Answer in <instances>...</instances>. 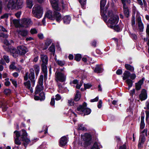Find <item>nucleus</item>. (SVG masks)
Wrapping results in <instances>:
<instances>
[{
    "label": "nucleus",
    "instance_id": "obj_1",
    "mask_svg": "<svg viewBox=\"0 0 149 149\" xmlns=\"http://www.w3.org/2000/svg\"><path fill=\"white\" fill-rule=\"evenodd\" d=\"M101 16L103 20L110 28H113L118 22V16L114 15L111 10L104 11L103 12L101 11Z\"/></svg>",
    "mask_w": 149,
    "mask_h": 149
},
{
    "label": "nucleus",
    "instance_id": "obj_2",
    "mask_svg": "<svg viewBox=\"0 0 149 149\" xmlns=\"http://www.w3.org/2000/svg\"><path fill=\"white\" fill-rule=\"evenodd\" d=\"M15 143L16 144L19 145L21 144V141L24 142V143L25 146L30 144V145L33 143V140L30 141L29 139L27 138V134L25 130H22L21 131L19 132L15 131L14 132Z\"/></svg>",
    "mask_w": 149,
    "mask_h": 149
},
{
    "label": "nucleus",
    "instance_id": "obj_3",
    "mask_svg": "<svg viewBox=\"0 0 149 149\" xmlns=\"http://www.w3.org/2000/svg\"><path fill=\"white\" fill-rule=\"evenodd\" d=\"M7 2L8 3L6 10L7 8L12 10L16 9H19L22 8L24 6L23 0H3L4 3Z\"/></svg>",
    "mask_w": 149,
    "mask_h": 149
},
{
    "label": "nucleus",
    "instance_id": "obj_4",
    "mask_svg": "<svg viewBox=\"0 0 149 149\" xmlns=\"http://www.w3.org/2000/svg\"><path fill=\"white\" fill-rule=\"evenodd\" d=\"M145 124L144 122L141 121L140 127V136L139 137V143L138 145L139 148L141 146L142 144H143L145 140V136L147 135V129L144 128Z\"/></svg>",
    "mask_w": 149,
    "mask_h": 149
},
{
    "label": "nucleus",
    "instance_id": "obj_5",
    "mask_svg": "<svg viewBox=\"0 0 149 149\" xmlns=\"http://www.w3.org/2000/svg\"><path fill=\"white\" fill-rule=\"evenodd\" d=\"M43 76L42 75L40 76V77L38 81V84L36 87L35 91V94H39V96L41 98V101L45 99V96L44 93L41 92L43 90Z\"/></svg>",
    "mask_w": 149,
    "mask_h": 149
},
{
    "label": "nucleus",
    "instance_id": "obj_6",
    "mask_svg": "<svg viewBox=\"0 0 149 149\" xmlns=\"http://www.w3.org/2000/svg\"><path fill=\"white\" fill-rule=\"evenodd\" d=\"M17 48L18 52L16 51L14 48L10 49V52L13 53V56L14 57L17 56L19 54L21 55H24L28 51L27 48L23 45L19 46Z\"/></svg>",
    "mask_w": 149,
    "mask_h": 149
},
{
    "label": "nucleus",
    "instance_id": "obj_7",
    "mask_svg": "<svg viewBox=\"0 0 149 149\" xmlns=\"http://www.w3.org/2000/svg\"><path fill=\"white\" fill-rule=\"evenodd\" d=\"M87 104L84 102L82 105H80L77 109V113L79 114L84 113V116L90 113L91 110L90 109L86 107Z\"/></svg>",
    "mask_w": 149,
    "mask_h": 149
},
{
    "label": "nucleus",
    "instance_id": "obj_8",
    "mask_svg": "<svg viewBox=\"0 0 149 149\" xmlns=\"http://www.w3.org/2000/svg\"><path fill=\"white\" fill-rule=\"evenodd\" d=\"M32 13L34 17L39 19L42 16V8L40 6L38 5H35L33 8Z\"/></svg>",
    "mask_w": 149,
    "mask_h": 149
},
{
    "label": "nucleus",
    "instance_id": "obj_9",
    "mask_svg": "<svg viewBox=\"0 0 149 149\" xmlns=\"http://www.w3.org/2000/svg\"><path fill=\"white\" fill-rule=\"evenodd\" d=\"M81 137L84 141L83 143L84 146H88L92 143L91 136L90 134L86 133L83 135H81Z\"/></svg>",
    "mask_w": 149,
    "mask_h": 149
},
{
    "label": "nucleus",
    "instance_id": "obj_10",
    "mask_svg": "<svg viewBox=\"0 0 149 149\" xmlns=\"http://www.w3.org/2000/svg\"><path fill=\"white\" fill-rule=\"evenodd\" d=\"M55 74L56 75V80L57 81H58L62 82L65 81L66 76L64 74L61 72H56Z\"/></svg>",
    "mask_w": 149,
    "mask_h": 149
},
{
    "label": "nucleus",
    "instance_id": "obj_11",
    "mask_svg": "<svg viewBox=\"0 0 149 149\" xmlns=\"http://www.w3.org/2000/svg\"><path fill=\"white\" fill-rule=\"evenodd\" d=\"M50 3L53 8L55 10L59 11L61 8V5L58 4V0H50Z\"/></svg>",
    "mask_w": 149,
    "mask_h": 149
},
{
    "label": "nucleus",
    "instance_id": "obj_12",
    "mask_svg": "<svg viewBox=\"0 0 149 149\" xmlns=\"http://www.w3.org/2000/svg\"><path fill=\"white\" fill-rule=\"evenodd\" d=\"M22 26L26 28L29 26L33 24V22L31 19L29 18H24L22 20Z\"/></svg>",
    "mask_w": 149,
    "mask_h": 149
},
{
    "label": "nucleus",
    "instance_id": "obj_13",
    "mask_svg": "<svg viewBox=\"0 0 149 149\" xmlns=\"http://www.w3.org/2000/svg\"><path fill=\"white\" fill-rule=\"evenodd\" d=\"M30 73L29 75V79L31 81L32 83V86H33L35 84V80L34 72L33 68H31L30 70Z\"/></svg>",
    "mask_w": 149,
    "mask_h": 149
},
{
    "label": "nucleus",
    "instance_id": "obj_14",
    "mask_svg": "<svg viewBox=\"0 0 149 149\" xmlns=\"http://www.w3.org/2000/svg\"><path fill=\"white\" fill-rule=\"evenodd\" d=\"M122 3L123 5L124 12L125 17H128L129 16V12L128 7L125 4V0H121Z\"/></svg>",
    "mask_w": 149,
    "mask_h": 149
},
{
    "label": "nucleus",
    "instance_id": "obj_15",
    "mask_svg": "<svg viewBox=\"0 0 149 149\" xmlns=\"http://www.w3.org/2000/svg\"><path fill=\"white\" fill-rule=\"evenodd\" d=\"M147 97L146 91L144 89H142L139 95V99L141 101L147 99Z\"/></svg>",
    "mask_w": 149,
    "mask_h": 149
},
{
    "label": "nucleus",
    "instance_id": "obj_16",
    "mask_svg": "<svg viewBox=\"0 0 149 149\" xmlns=\"http://www.w3.org/2000/svg\"><path fill=\"white\" fill-rule=\"evenodd\" d=\"M19 37L21 36L23 37L26 36L28 34V31L24 29L20 30L17 31Z\"/></svg>",
    "mask_w": 149,
    "mask_h": 149
},
{
    "label": "nucleus",
    "instance_id": "obj_17",
    "mask_svg": "<svg viewBox=\"0 0 149 149\" xmlns=\"http://www.w3.org/2000/svg\"><path fill=\"white\" fill-rule=\"evenodd\" d=\"M137 22L138 26L140 31H142L143 28V25L142 22L141 18L140 16H138L137 19Z\"/></svg>",
    "mask_w": 149,
    "mask_h": 149
},
{
    "label": "nucleus",
    "instance_id": "obj_18",
    "mask_svg": "<svg viewBox=\"0 0 149 149\" xmlns=\"http://www.w3.org/2000/svg\"><path fill=\"white\" fill-rule=\"evenodd\" d=\"M24 84L26 88L30 90L31 93H33V90L32 87L33 86H32V87H31V84L30 81H28L26 82H24Z\"/></svg>",
    "mask_w": 149,
    "mask_h": 149
},
{
    "label": "nucleus",
    "instance_id": "obj_19",
    "mask_svg": "<svg viewBox=\"0 0 149 149\" xmlns=\"http://www.w3.org/2000/svg\"><path fill=\"white\" fill-rule=\"evenodd\" d=\"M67 139L66 136H64L62 137L59 141L60 146H65L67 143Z\"/></svg>",
    "mask_w": 149,
    "mask_h": 149
},
{
    "label": "nucleus",
    "instance_id": "obj_20",
    "mask_svg": "<svg viewBox=\"0 0 149 149\" xmlns=\"http://www.w3.org/2000/svg\"><path fill=\"white\" fill-rule=\"evenodd\" d=\"M54 17L55 18L56 20L59 22L61 20V17L60 14L58 12L55 11L53 15Z\"/></svg>",
    "mask_w": 149,
    "mask_h": 149
},
{
    "label": "nucleus",
    "instance_id": "obj_21",
    "mask_svg": "<svg viewBox=\"0 0 149 149\" xmlns=\"http://www.w3.org/2000/svg\"><path fill=\"white\" fill-rule=\"evenodd\" d=\"M144 81V78H143L135 84L136 89L137 90H139L141 88V86L143 84Z\"/></svg>",
    "mask_w": 149,
    "mask_h": 149
},
{
    "label": "nucleus",
    "instance_id": "obj_22",
    "mask_svg": "<svg viewBox=\"0 0 149 149\" xmlns=\"http://www.w3.org/2000/svg\"><path fill=\"white\" fill-rule=\"evenodd\" d=\"M106 0H101L100 1V10H101V11H102V12L104 11H105V10L108 11H111V10H108L106 8L105 10H103L105 6L106 5Z\"/></svg>",
    "mask_w": 149,
    "mask_h": 149
},
{
    "label": "nucleus",
    "instance_id": "obj_23",
    "mask_svg": "<svg viewBox=\"0 0 149 149\" xmlns=\"http://www.w3.org/2000/svg\"><path fill=\"white\" fill-rule=\"evenodd\" d=\"M45 17H47L50 19H53L54 16L52 15V11L50 10H48L45 14Z\"/></svg>",
    "mask_w": 149,
    "mask_h": 149
},
{
    "label": "nucleus",
    "instance_id": "obj_24",
    "mask_svg": "<svg viewBox=\"0 0 149 149\" xmlns=\"http://www.w3.org/2000/svg\"><path fill=\"white\" fill-rule=\"evenodd\" d=\"M40 58L42 62V63L47 64L48 61V58L46 55L41 54Z\"/></svg>",
    "mask_w": 149,
    "mask_h": 149
},
{
    "label": "nucleus",
    "instance_id": "obj_25",
    "mask_svg": "<svg viewBox=\"0 0 149 149\" xmlns=\"http://www.w3.org/2000/svg\"><path fill=\"white\" fill-rule=\"evenodd\" d=\"M63 19L64 23L65 24H68L70 23L71 20V18L70 16L66 15L64 17Z\"/></svg>",
    "mask_w": 149,
    "mask_h": 149
},
{
    "label": "nucleus",
    "instance_id": "obj_26",
    "mask_svg": "<svg viewBox=\"0 0 149 149\" xmlns=\"http://www.w3.org/2000/svg\"><path fill=\"white\" fill-rule=\"evenodd\" d=\"M123 26V25L122 24H119V25H116L114 26L113 28H110L111 29H113L115 31H121Z\"/></svg>",
    "mask_w": 149,
    "mask_h": 149
},
{
    "label": "nucleus",
    "instance_id": "obj_27",
    "mask_svg": "<svg viewBox=\"0 0 149 149\" xmlns=\"http://www.w3.org/2000/svg\"><path fill=\"white\" fill-rule=\"evenodd\" d=\"M130 73L128 71H125L123 73V79L125 80L130 77Z\"/></svg>",
    "mask_w": 149,
    "mask_h": 149
},
{
    "label": "nucleus",
    "instance_id": "obj_28",
    "mask_svg": "<svg viewBox=\"0 0 149 149\" xmlns=\"http://www.w3.org/2000/svg\"><path fill=\"white\" fill-rule=\"evenodd\" d=\"M125 66L127 70H129L131 72H133L134 71V68L133 66L131 65L126 64L125 65Z\"/></svg>",
    "mask_w": 149,
    "mask_h": 149
},
{
    "label": "nucleus",
    "instance_id": "obj_29",
    "mask_svg": "<svg viewBox=\"0 0 149 149\" xmlns=\"http://www.w3.org/2000/svg\"><path fill=\"white\" fill-rule=\"evenodd\" d=\"M33 68L35 71L36 75L38 76L40 70V68L39 65H36L33 66Z\"/></svg>",
    "mask_w": 149,
    "mask_h": 149
},
{
    "label": "nucleus",
    "instance_id": "obj_30",
    "mask_svg": "<svg viewBox=\"0 0 149 149\" xmlns=\"http://www.w3.org/2000/svg\"><path fill=\"white\" fill-rule=\"evenodd\" d=\"M94 71L95 72L98 73L101 72L102 71V70L100 65H97L94 70Z\"/></svg>",
    "mask_w": 149,
    "mask_h": 149
},
{
    "label": "nucleus",
    "instance_id": "obj_31",
    "mask_svg": "<svg viewBox=\"0 0 149 149\" xmlns=\"http://www.w3.org/2000/svg\"><path fill=\"white\" fill-rule=\"evenodd\" d=\"M33 0H26V3L27 6L28 7L30 8H31L33 6Z\"/></svg>",
    "mask_w": 149,
    "mask_h": 149
},
{
    "label": "nucleus",
    "instance_id": "obj_32",
    "mask_svg": "<svg viewBox=\"0 0 149 149\" xmlns=\"http://www.w3.org/2000/svg\"><path fill=\"white\" fill-rule=\"evenodd\" d=\"M80 93L78 91H77L75 95L74 100L76 101H78L80 99Z\"/></svg>",
    "mask_w": 149,
    "mask_h": 149
},
{
    "label": "nucleus",
    "instance_id": "obj_33",
    "mask_svg": "<svg viewBox=\"0 0 149 149\" xmlns=\"http://www.w3.org/2000/svg\"><path fill=\"white\" fill-rule=\"evenodd\" d=\"M49 50L50 52H51L54 55L55 52V48L54 45L53 44H52L51 47L49 48Z\"/></svg>",
    "mask_w": 149,
    "mask_h": 149
},
{
    "label": "nucleus",
    "instance_id": "obj_34",
    "mask_svg": "<svg viewBox=\"0 0 149 149\" xmlns=\"http://www.w3.org/2000/svg\"><path fill=\"white\" fill-rule=\"evenodd\" d=\"M146 33L147 35L148 36L149 38V24H148L147 26L146 29ZM148 45L149 46V48L148 49V52L149 53V39L148 40V42L147 43Z\"/></svg>",
    "mask_w": 149,
    "mask_h": 149
},
{
    "label": "nucleus",
    "instance_id": "obj_35",
    "mask_svg": "<svg viewBox=\"0 0 149 149\" xmlns=\"http://www.w3.org/2000/svg\"><path fill=\"white\" fill-rule=\"evenodd\" d=\"M126 82L128 85V89H129L132 86V81L130 79H128L126 81Z\"/></svg>",
    "mask_w": 149,
    "mask_h": 149
},
{
    "label": "nucleus",
    "instance_id": "obj_36",
    "mask_svg": "<svg viewBox=\"0 0 149 149\" xmlns=\"http://www.w3.org/2000/svg\"><path fill=\"white\" fill-rule=\"evenodd\" d=\"M47 64L42 63V69L43 72H47V69L46 66Z\"/></svg>",
    "mask_w": 149,
    "mask_h": 149
},
{
    "label": "nucleus",
    "instance_id": "obj_37",
    "mask_svg": "<svg viewBox=\"0 0 149 149\" xmlns=\"http://www.w3.org/2000/svg\"><path fill=\"white\" fill-rule=\"evenodd\" d=\"M56 63L61 66H62L64 65L65 64V62L64 61H61L60 60H58L57 61Z\"/></svg>",
    "mask_w": 149,
    "mask_h": 149
},
{
    "label": "nucleus",
    "instance_id": "obj_38",
    "mask_svg": "<svg viewBox=\"0 0 149 149\" xmlns=\"http://www.w3.org/2000/svg\"><path fill=\"white\" fill-rule=\"evenodd\" d=\"M15 62H13L9 66V68L10 69L14 70L16 68V67L15 65Z\"/></svg>",
    "mask_w": 149,
    "mask_h": 149
},
{
    "label": "nucleus",
    "instance_id": "obj_39",
    "mask_svg": "<svg viewBox=\"0 0 149 149\" xmlns=\"http://www.w3.org/2000/svg\"><path fill=\"white\" fill-rule=\"evenodd\" d=\"M81 58V55L79 54H77L74 57V59L77 61H79Z\"/></svg>",
    "mask_w": 149,
    "mask_h": 149
},
{
    "label": "nucleus",
    "instance_id": "obj_40",
    "mask_svg": "<svg viewBox=\"0 0 149 149\" xmlns=\"http://www.w3.org/2000/svg\"><path fill=\"white\" fill-rule=\"evenodd\" d=\"M4 42V44L7 45H9L13 43V41L11 40H10V41H8L7 40H5Z\"/></svg>",
    "mask_w": 149,
    "mask_h": 149
},
{
    "label": "nucleus",
    "instance_id": "obj_41",
    "mask_svg": "<svg viewBox=\"0 0 149 149\" xmlns=\"http://www.w3.org/2000/svg\"><path fill=\"white\" fill-rule=\"evenodd\" d=\"M132 24V27L134 28L135 26V18L134 15L132 16V18L131 21Z\"/></svg>",
    "mask_w": 149,
    "mask_h": 149
},
{
    "label": "nucleus",
    "instance_id": "obj_42",
    "mask_svg": "<svg viewBox=\"0 0 149 149\" xmlns=\"http://www.w3.org/2000/svg\"><path fill=\"white\" fill-rule=\"evenodd\" d=\"M86 0H79V1L80 3L82 8L84 7V5L86 3Z\"/></svg>",
    "mask_w": 149,
    "mask_h": 149
},
{
    "label": "nucleus",
    "instance_id": "obj_43",
    "mask_svg": "<svg viewBox=\"0 0 149 149\" xmlns=\"http://www.w3.org/2000/svg\"><path fill=\"white\" fill-rule=\"evenodd\" d=\"M9 16L8 13H5L2 15L0 17V19H7Z\"/></svg>",
    "mask_w": 149,
    "mask_h": 149
},
{
    "label": "nucleus",
    "instance_id": "obj_44",
    "mask_svg": "<svg viewBox=\"0 0 149 149\" xmlns=\"http://www.w3.org/2000/svg\"><path fill=\"white\" fill-rule=\"evenodd\" d=\"M10 81L11 82L12 84L15 87H16L17 86V81L14 79H10Z\"/></svg>",
    "mask_w": 149,
    "mask_h": 149
},
{
    "label": "nucleus",
    "instance_id": "obj_45",
    "mask_svg": "<svg viewBox=\"0 0 149 149\" xmlns=\"http://www.w3.org/2000/svg\"><path fill=\"white\" fill-rule=\"evenodd\" d=\"M91 149H99L97 143L95 142L91 147Z\"/></svg>",
    "mask_w": 149,
    "mask_h": 149
},
{
    "label": "nucleus",
    "instance_id": "obj_46",
    "mask_svg": "<svg viewBox=\"0 0 149 149\" xmlns=\"http://www.w3.org/2000/svg\"><path fill=\"white\" fill-rule=\"evenodd\" d=\"M68 103L69 105L72 106L74 105V100L72 99H70L69 100H68Z\"/></svg>",
    "mask_w": 149,
    "mask_h": 149
},
{
    "label": "nucleus",
    "instance_id": "obj_47",
    "mask_svg": "<svg viewBox=\"0 0 149 149\" xmlns=\"http://www.w3.org/2000/svg\"><path fill=\"white\" fill-rule=\"evenodd\" d=\"M3 58L7 63H8L10 62V59L9 57L8 56L4 55L3 56Z\"/></svg>",
    "mask_w": 149,
    "mask_h": 149
},
{
    "label": "nucleus",
    "instance_id": "obj_48",
    "mask_svg": "<svg viewBox=\"0 0 149 149\" xmlns=\"http://www.w3.org/2000/svg\"><path fill=\"white\" fill-rule=\"evenodd\" d=\"M4 93L6 95H8L10 93L11 91L9 89H6L4 90Z\"/></svg>",
    "mask_w": 149,
    "mask_h": 149
},
{
    "label": "nucleus",
    "instance_id": "obj_49",
    "mask_svg": "<svg viewBox=\"0 0 149 149\" xmlns=\"http://www.w3.org/2000/svg\"><path fill=\"white\" fill-rule=\"evenodd\" d=\"M85 129L82 124H79L78 126V129L79 130H84Z\"/></svg>",
    "mask_w": 149,
    "mask_h": 149
},
{
    "label": "nucleus",
    "instance_id": "obj_50",
    "mask_svg": "<svg viewBox=\"0 0 149 149\" xmlns=\"http://www.w3.org/2000/svg\"><path fill=\"white\" fill-rule=\"evenodd\" d=\"M9 79L7 78L5 79V80L6 81L5 82V86H9L10 84V82L9 81H8Z\"/></svg>",
    "mask_w": 149,
    "mask_h": 149
},
{
    "label": "nucleus",
    "instance_id": "obj_51",
    "mask_svg": "<svg viewBox=\"0 0 149 149\" xmlns=\"http://www.w3.org/2000/svg\"><path fill=\"white\" fill-rule=\"evenodd\" d=\"M30 32L31 34H34L36 33H37V31L36 29H32L31 30Z\"/></svg>",
    "mask_w": 149,
    "mask_h": 149
},
{
    "label": "nucleus",
    "instance_id": "obj_52",
    "mask_svg": "<svg viewBox=\"0 0 149 149\" xmlns=\"http://www.w3.org/2000/svg\"><path fill=\"white\" fill-rule=\"evenodd\" d=\"M52 42V41L50 40L47 41L45 43V45H46L47 47L45 48V49H47V47L49 46V45L51 44Z\"/></svg>",
    "mask_w": 149,
    "mask_h": 149
},
{
    "label": "nucleus",
    "instance_id": "obj_53",
    "mask_svg": "<svg viewBox=\"0 0 149 149\" xmlns=\"http://www.w3.org/2000/svg\"><path fill=\"white\" fill-rule=\"evenodd\" d=\"M130 77L131 79L134 80L136 78V74L134 73L132 74H130Z\"/></svg>",
    "mask_w": 149,
    "mask_h": 149
},
{
    "label": "nucleus",
    "instance_id": "obj_54",
    "mask_svg": "<svg viewBox=\"0 0 149 149\" xmlns=\"http://www.w3.org/2000/svg\"><path fill=\"white\" fill-rule=\"evenodd\" d=\"M130 36L132 39L136 40L137 38V36L135 34H133V33L130 34Z\"/></svg>",
    "mask_w": 149,
    "mask_h": 149
},
{
    "label": "nucleus",
    "instance_id": "obj_55",
    "mask_svg": "<svg viewBox=\"0 0 149 149\" xmlns=\"http://www.w3.org/2000/svg\"><path fill=\"white\" fill-rule=\"evenodd\" d=\"M61 5L62 6V8H63L64 9L67 7V5L63 1H62V3H61Z\"/></svg>",
    "mask_w": 149,
    "mask_h": 149
},
{
    "label": "nucleus",
    "instance_id": "obj_56",
    "mask_svg": "<svg viewBox=\"0 0 149 149\" xmlns=\"http://www.w3.org/2000/svg\"><path fill=\"white\" fill-rule=\"evenodd\" d=\"M13 23L15 25H17L19 23V21L18 20L14 19L13 20Z\"/></svg>",
    "mask_w": 149,
    "mask_h": 149
},
{
    "label": "nucleus",
    "instance_id": "obj_57",
    "mask_svg": "<svg viewBox=\"0 0 149 149\" xmlns=\"http://www.w3.org/2000/svg\"><path fill=\"white\" fill-rule=\"evenodd\" d=\"M135 89H134L131 90L130 92V95L131 96H133V95L135 94Z\"/></svg>",
    "mask_w": 149,
    "mask_h": 149
},
{
    "label": "nucleus",
    "instance_id": "obj_58",
    "mask_svg": "<svg viewBox=\"0 0 149 149\" xmlns=\"http://www.w3.org/2000/svg\"><path fill=\"white\" fill-rule=\"evenodd\" d=\"M55 100H59L61 99V96L58 94L56 95L55 96Z\"/></svg>",
    "mask_w": 149,
    "mask_h": 149
},
{
    "label": "nucleus",
    "instance_id": "obj_59",
    "mask_svg": "<svg viewBox=\"0 0 149 149\" xmlns=\"http://www.w3.org/2000/svg\"><path fill=\"white\" fill-rule=\"evenodd\" d=\"M84 86L85 89H88L91 86V85L90 84H84Z\"/></svg>",
    "mask_w": 149,
    "mask_h": 149
},
{
    "label": "nucleus",
    "instance_id": "obj_60",
    "mask_svg": "<svg viewBox=\"0 0 149 149\" xmlns=\"http://www.w3.org/2000/svg\"><path fill=\"white\" fill-rule=\"evenodd\" d=\"M122 73V71L121 70L118 69L117 70L116 73L118 75H120Z\"/></svg>",
    "mask_w": 149,
    "mask_h": 149
},
{
    "label": "nucleus",
    "instance_id": "obj_61",
    "mask_svg": "<svg viewBox=\"0 0 149 149\" xmlns=\"http://www.w3.org/2000/svg\"><path fill=\"white\" fill-rule=\"evenodd\" d=\"M21 12H18L15 14V16L17 18H19L20 17V15H21Z\"/></svg>",
    "mask_w": 149,
    "mask_h": 149
},
{
    "label": "nucleus",
    "instance_id": "obj_62",
    "mask_svg": "<svg viewBox=\"0 0 149 149\" xmlns=\"http://www.w3.org/2000/svg\"><path fill=\"white\" fill-rule=\"evenodd\" d=\"M119 149H128L127 147L125 144H123L122 146L120 147Z\"/></svg>",
    "mask_w": 149,
    "mask_h": 149
},
{
    "label": "nucleus",
    "instance_id": "obj_63",
    "mask_svg": "<svg viewBox=\"0 0 149 149\" xmlns=\"http://www.w3.org/2000/svg\"><path fill=\"white\" fill-rule=\"evenodd\" d=\"M54 103L55 100L54 98H52L50 102V104L52 106H54Z\"/></svg>",
    "mask_w": 149,
    "mask_h": 149
},
{
    "label": "nucleus",
    "instance_id": "obj_64",
    "mask_svg": "<svg viewBox=\"0 0 149 149\" xmlns=\"http://www.w3.org/2000/svg\"><path fill=\"white\" fill-rule=\"evenodd\" d=\"M146 120H147L149 118V111H146Z\"/></svg>",
    "mask_w": 149,
    "mask_h": 149
}]
</instances>
